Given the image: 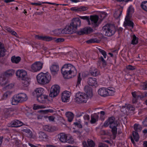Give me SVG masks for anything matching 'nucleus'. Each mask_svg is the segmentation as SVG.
I'll return each instance as SVG.
<instances>
[{
	"label": "nucleus",
	"mask_w": 147,
	"mask_h": 147,
	"mask_svg": "<svg viewBox=\"0 0 147 147\" xmlns=\"http://www.w3.org/2000/svg\"><path fill=\"white\" fill-rule=\"evenodd\" d=\"M103 33L105 35L110 36L113 35L116 32L115 26L112 24H107L102 27Z\"/></svg>",
	"instance_id": "6"
},
{
	"label": "nucleus",
	"mask_w": 147,
	"mask_h": 147,
	"mask_svg": "<svg viewBox=\"0 0 147 147\" xmlns=\"http://www.w3.org/2000/svg\"><path fill=\"white\" fill-rule=\"evenodd\" d=\"M134 12V9L132 6H130L127 10V13L126 16L128 17H130V15L133 13Z\"/></svg>",
	"instance_id": "31"
},
{
	"label": "nucleus",
	"mask_w": 147,
	"mask_h": 147,
	"mask_svg": "<svg viewBox=\"0 0 147 147\" xmlns=\"http://www.w3.org/2000/svg\"><path fill=\"white\" fill-rule=\"evenodd\" d=\"M88 8L87 7L84 6H81L78 7V11H82L87 10Z\"/></svg>",
	"instance_id": "47"
},
{
	"label": "nucleus",
	"mask_w": 147,
	"mask_h": 147,
	"mask_svg": "<svg viewBox=\"0 0 147 147\" xmlns=\"http://www.w3.org/2000/svg\"><path fill=\"white\" fill-rule=\"evenodd\" d=\"M38 83L40 85H45L48 84L51 79V76L48 73L41 72L38 74L36 77Z\"/></svg>",
	"instance_id": "4"
},
{
	"label": "nucleus",
	"mask_w": 147,
	"mask_h": 147,
	"mask_svg": "<svg viewBox=\"0 0 147 147\" xmlns=\"http://www.w3.org/2000/svg\"><path fill=\"white\" fill-rule=\"evenodd\" d=\"M46 107V106L44 105H34L33 107V109L34 110H36L38 109H44Z\"/></svg>",
	"instance_id": "41"
},
{
	"label": "nucleus",
	"mask_w": 147,
	"mask_h": 147,
	"mask_svg": "<svg viewBox=\"0 0 147 147\" xmlns=\"http://www.w3.org/2000/svg\"><path fill=\"white\" fill-rule=\"evenodd\" d=\"M83 118L85 121H89L90 119V117L88 115H85L83 116Z\"/></svg>",
	"instance_id": "57"
},
{
	"label": "nucleus",
	"mask_w": 147,
	"mask_h": 147,
	"mask_svg": "<svg viewBox=\"0 0 147 147\" xmlns=\"http://www.w3.org/2000/svg\"><path fill=\"white\" fill-rule=\"evenodd\" d=\"M141 95V98H143L144 97L147 96V92L146 91L143 93H142L140 92Z\"/></svg>",
	"instance_id": "52"
},
{
	"label": "nucleus",
	"mask_w": 147,
	"mask_h": 147,
	"mask_svg": "<svg viewBox=\"0 0 147 147\" xmlns=\"http://www.w3.org/2000/svg\"><path fill=\"white\" fill-rule=\"evenodd\" d=\"M134 129L135 130L134 131L139 132L141 131L142 129L141 126L139 124H135L134 125Z\"/></svg>",
	"instance_id": "34"
},
{
	"label": "nucleus",
	"mask_w": 147,
	"mask_h": 147,
	"mask_svg": "<svg viewBox=\"0 0 147 147\" xmlns=\"http://www.w3.org/2000/svg\"><path fill=\"white\" fill-rule=\"evenodd\" d=\"M125 108L128 111H134L135 108L132 105L128 104L125 106Z\"/></svg>",
	"instance_id": "42"
},
{
	"label": "nucleus",
	"mask_w": 147,
	"mask_h": 147,
	"mask_svg": "<svg viewBox=\"0 0 147 147\" xmlns=\"http://www.w3.org/2000/svg\"><path fill=\"white\" fill-rule=\"evenodd\" d=\"M48 97L47 96L45 95L38 96H37V100L40 103H45L48 100Z\"/></svg>",
	"instance_id": "18"
},
{
	"label": "nucleus",
	"mask_w": 147,
	"mask_h": 147,
	"mask_svg": "<svg viewBox=\"0 0 147 147\" xmlns=\"http://www.w3.org/2000/svg\"><path fill=\"white\" fill-rule=\"evenodd\" d=\"M131 94L133 96L132 102L133 103H136L139 98H141L140 92L134 91L132 92Z\"/></svg>",
	"instance_id": "14"
},
{
	"label": "nucleus",
	"mask_w": 147,
	"mask_h": 147,
	"mask_svg": "<svg viewBox=\"0 0 147 147\" xmlns=\"http://www.w3.org/2000/svg\"><path fill=\"white\" fill-rule=\"evenodd\" d=\"M130 17L126 16L123 23V26L125 27L128 26L131 27V28H133L134 26V23L132 21L130 20Z\"/></svg>",
	"instance_id": "13"
},
{
	"label": "nucleus",
	"mask_w": 147,
	"mask_h": 147,
	"mask_svg": "<svg viewBox=\"0 0 147 147\" xmlns=\"http://www.w3.org/2000/svg\"><path fill=\"white\" fill-rule=\"evenodd\" d=\"M44 129L49 132H52L53 131V128L51 126L48 125H45L43 127Z\"/></svg>",
	"instance_id": "37"
},
{
	"label": "nucleus",
	"mask_w": 147,
	"mask_h": 147,
	"mask_svg": "<svg viewBox=\"0 0 147 147\" xmlns=\"http://www.w3.org/2000/svg\"><path fill=\"white\" fill-rule=\"evenodd\" d=\"M64 40L63 38H57L56 40V41L57 42H62L64 41Z\"/></svg>",
	"instance_id": "61"
},
{
	"label": "nucleus",
	"mask_w": 147,
	"mask_h": 147,
	"mask_svg": "<svg viewBox=\"0 0 147 147\" xmlns=\"http://www.w3.org/2000/svg\"><path fill=\"white\" fill-rule=\"evenodd\" d=\"M100 119L102 120H104V118L103 117L104 116L105 112L104 111H101L100 112Z\"/></svg>",
	"instance_id": "50"
},
{
	"label": "nucleus",
	"mask_w": 147,
	"mask_h": 147,
	"mask_svg": "<svg viewBox=\"0 0 147 147\" xmlns=\"http://www.w3.org/2000/svg\"><path fill=\"white\" fill-rule=\"evenodd\" d=\"M27 99V96L25 93L20 92L13 96L11 103L12 105H17L18 103L25 101Z\"/></svg>",
	"instance_id": "5"
},
{
	"label": "nucleus",
	"mask_w": 147,
	"mask_h": 147,
	"mask_svg": "<svg viewBox=\"0 0 147 147\" xmlns=\"http://www.w3.org/2000/svg\"><path fill=\"white\" fill-rule=\"evenodd\" d=\"M23 123L18 120H14L11 123V126L12 127H18L23 125Z\"/></svg>",
	"instance_id": "24"
},
{
	"label": "nucleus",
	"mask_w": 147,
	"mask_h": 147,
	"mask_svg": "<svg viewBox=\"0 0 147 147\" xmlns=\"http://www.w3.org/2000/svg\"><path fill=\"white\" fill-rule=\"evenodd\" d=\"M99 118V116L96 113H94L91 115V116L90 123L91 124H94L98 121Z\"/></svg>",
	"instance_id": "22"
},
{
	"label": "nucleus",
	"mask_w": 147,
	"mask_h": 147,
	"mask_svg": "<svg viewBox=\"0 0 147 147\" xmlns=\"http://www.w3.org/2000/svg\"><path fill=\"white\" fill-rule=\"evenodd\" d=\"M54 33L56 35H59L62 34L61 29H59L55 30L54 31Z\"/></svg>",
	"instance_id": "46"
},
{
	"label": "nucleus",
	"mask_w": 147,
	"mask_h": 147,
	"mask_svg": "<svg viewBox=\"0 0 147 147\" xmlns=\"http://www.w3.org/2000/svg\"><path fill=\"white\" fill-rule=\"evenodd\" d=\"M98 147H108V145L105 144L103 143H100L98 146Z\"/></svg>",
	"instance_id": "58"
},
{
	"label": "nucleus",
	"mask_w": 147,
	"mask_h": 147,
	"mask_svg": "<svg viewBox=\"0 0 147 147\" xmlns=\"http://www.w3.org/2000/svg\"><path fill=\"white\" fill-rule=\"evenodd\" d=\"M61 31L62 34H71L74 32L69 26H66L63 29H61Z\"/></svg>",
	"instance_id": "23"
},
{
	"label": "nucleus",
	"mask_w": 147,
	"mask_h": 147,
	"mask_svg": "<svg viewBox=\"0 0 147 147\" xmlns=\"http://www.w3.org/2000/svg\"><path fill=\"white\" fill-rule=\"evenodd\" d=\"M10 94V92L7 91L4 93L3 95V97L4 98H6L7 96Z\"/></svg>",
	"instance_id": "56"
},
{
	"label": "nucleus",
	"mask_w": 147,
	"mask_h": 147,
	"mask_svg": "<svg viewBox=\"0 0 147 147\" xmlns=\"http://www.w3.org/2000/svg\"><path fill=\"white\" fill-rule=\"evenodd\" d=\"M143 125L144 126H147V118L146 117L144 120L143 121Z\"/></svg>",
	"instance_id": "62"
},
{
	"label": "nucleus",
	"mask_w": 147,
	"mask_h": 147,
	"mask_svg": "<svg viewBox=\"0 0 147 147\" xmlns=\"http://www.w3.org/2000/svg\"><path fill=\"white\" fill-rule=\"evenodd\" d=\"M74 124L75 125V126H77L79 128H82V125L79 122H74Z\"/></svg>",
	"instance_id": "54"
},
{
	"label": "nucleus",
	"mask_w": 147,
	"mask_h": 147,
	"mask_svg": "<svg viewBox=\"0 0 147 147\" xmlns=\"http://www.w3.org/2000/svg\"><path fill=\"white\" fill-rule=\"evenodd\" d=\"M107 91L108 94H107V96L112 95L114 94L115 92L113 88H109V89H107Z\"/></svg>",
	"instance_id": "40"
},
{
	"label": "nucleus",
	"mask_w": 147,
	"mask_h": 147,
	"mask_svg": "<svg viewBox=\"0 0 147 147\" xmlns=\"http://www.w3.org/2000/svg\"><path fill=\"white\" fill-rule=\"evenodd\" d=\"M39 137L41 140H43L44 139H47L48 138V136L44 132L40 131L38 133Z\"/></svg>",
	"instance_id": "30"
},
{
	"label": "nucleus",
	"mask_w": 147,
	"mask_h": 147,
	"mask_svg": "<svg viewBox=\"0 0 147 147\" xmlns=\"http://www.w3.org/2000/svg\"><path fill=\"white\" fill-rule=\"evenodd\" d=\"M84 91L87 93L78 92L75 96V101L78 103L86 102L88 99V96L91 97L92 95L91 88L86 86H85Z\"/></svg>",
	"instance_id": "1"
},
{
	"label": "nucleus",
	"mask_w": 147,
	"mask_h": 147,
	"mask_svg": "<svg viewBox=\"0 0 147 147\" xmlns=\"http://www.w3.org/2000/svg\"><path fill=\"white\" fill-rule=\"evenodd\" d=\"M88 83L89 85L90 86H96L97 85V82L96 78H88Z\"/></svg>",
	"instance_id": "21"
},
{
	"label": "nucleus",
	"mask_w": 147,
	"mask_h": 147,
	"mask_svg": "<svg viewBox=\"0 0 147 147\" xmlns=\"http://www.w3.org/2000/svg\"><path fill=\"white\" fill-rule=\"evenodd\" d=\"M14 86V84H9L6 86V88L7 89H11Z\"/></svg>",
	"instance_id": "60"
},
{
	"label": "nucleus",
	"mask_w": 147,
	"mask_h": 147,
	"mask_svg": "<svg viewBox=\"0 0 147 147\" xmlns=\"http://www.w3.org/2000/svg\"><path fill=\"white\" fill-rule=\"evenodd\" d=\"M107 89L105 88H102L99 89L98 91V94L103 97L107 96Z\"/></svg>",
	"instance_id": "20"
},
{
	"label": "nucleus",
	"mask_w": 147,
	"mask_h": 147,
	"mask_svg": "<svg viewBox=\"0 0 147 147\" xmlns=\"http://www.w3.org/2000/svg\"><path fill=\"white\" fill-rule=\"evenodd\" d=\"M15 71L12 69H9L5 72V75L7 76H11L13 75Z\"/></svg>",
	"instance_id": "32"
},
{
	"label": "nucleus",
	"mask_w": 147,
	"mask_h": 147,
	"mask_svg": "<svg viewBox=\"0 0 147 147\" xmlns=\"http://www.w3.org/2000/svg\"><path fill=\"white\" fill-rule=\"evenodd\" d=\"M80 18L84 20H86L88 23L89 25H91L89 19V18L87 16H80Z\"/></svg>",
	"instance_id": "44"
},
{
	"label": "nucleus",
	"mask_w": 147,
	"mask_h": 147,
	"mask_svg": "<svg viewBox=\"0 0 147 147\" xmlns=\"http://www.w3.org/2000/svg\"><path fill=\"white\" fill-rule=\"evenodd\" d=\"M126 68L128 70H132L135 69V68L134 67L129 65L126 67Z\"/></svg>",
	"instance_id": "55"
},
{
	"label": "nucleus",
	"mask_w": 147,
	"mask_h": 147,
	"mask_svg": "<svg viewBox=\"0 0 147 147\" xmlns=\"http://www.w3.org/2000/svg\"><path fill=\"white\" fill-rule=\"evenodd\" d=\"M43 63L40 61H36L31 66V70L34 72L40 71L42 68Z\"/></svg>",
	"instance_id": "9"
},
{
	"label": "nucleus",
	"mask_w": 147,
	"mask_h": 147,
	"mask_svg": "<svg viewBox=\"0 0 147 147\" xmlns=\"http://www.w3.org/2000/svg\"><path fill=\"white\" fill-rule=\"evenodd\" d=\"M82 80V79L80 77V74H79L77 79V85H79V84H80Z\"/></svg>",
	"instance_id": "53"
},
{
	"label": "nucleus",
	"mask_w": 147,
	"mask_h": 147,
	"mask_svg": "<svg viewBox=\"0 0 147 147\" xmlns=\"http://www.w3.org/2000/svg\"><path fill=\"white\" fill-rule=\"evenodd\" d=\"M61 72L65 78L69 79L76 75L77 70L75 67L71 64H66L62 67Z\"/></svg>",
	"instance_id": "2"
},
{
	"label": "nucleus",
	"mask_w": 147,
	"mask_h": 147,
	"mask_svg": "<svg viewBox=\"0 0 147 147\" xmlns=\"http://www.w3.org/2000/svg\"><path fill=\"white\" fill-rule=\"evenodd\" d=\"M109 125V127L111 129V131L113 134V138L115 139L117 132V127L118 125L117 121L115 120V118L113 117L109 118L104 123V126L107 127Z\"/></svg>",
	"instance_id": "3"
},
{
	"label": "nucleus",
	"mask_w": 147,
	"mask_h": 147,
	"mask_svg": "<svg viewBox=\"0 0 147 147\" xmlns=\"http://www.w3.org/2000/svg\"><path fill=\"white\" fill-rule=\"evenodd\" d=\"M24 80V81L23 83L24 84V86L26 87L27 86L29 85V82L27 81Z\"/></svg>",
	"instance_id": "64"
},
{
	"label": "nucleus",
	"mask_w": 147,
	"mask_h": 147,
	"mask_svg": "<svg viewBox=\"0 0 147 147\" xmlns=\"http://www.w3.org/2000/svg\"><path fill=\"white\" fill-rule=\"evenodd\" d=\"M58 137L59 140L62 143H68L69 144H72L74 141L71 136L68 134L62 133L59 134Z\"/></svg>",
	"instance_id": "7"
},
{
	"label": "nucleus",
	"mask_w": 147,
	"mask_h": 147,
	"mask_svg": "<svg viewBox=\"0 0 147 147\" xmlns=\"http://www.w3.org/2000/svg\"><path fill=\"white\" fill-rule=\"evenodd\" d=\"M98 49L100 53L103 55L104 58L105 59L106 58L107 56V54L106 52L104 50L100 48H99Z\"/></svg>",
	"instance_id": "45"
},
{
	"label": "nucleus",
	"mask_w": 147,
	"mask_h": 147,
	"mask_svg": "<svg viewBox=\"0 0 147 147\" xmlns=\"http://www.w3.org/2000/svg\"><path fill=\"white\" fill-rule=\"evenodd\" d=\"M92 29L90 27H87L83 29L82 31V32L83 33L88 34L92 32Z\"/></svg>",
	"instance_id": "36"
},
{
	"label": "nucleus",
	"mask_w": 147,
	"mask_h": 147,
	"mask_svg": "<svg viewBox=\"0 0 147 147\" xmlns=\"http://www.w3.org/2000/svg\"><path fill=\"white\" fill-rule=\"evenodd\" d=\"M60 91V87L57 84L52 86L50 90L49 96L51 97H54L57 96Z\"/></svg>",
	"instance_id": "10"
},
{
	"label": "nucleus",
	"mask_w": 147,
	"mask_h": 147,
	"mask_svg": "<svg viewBox=\"0 0 147 147\" xmlns=\"http://www.w3.org/2000/svg\"><path fill=\"white\" fill-rule=\"evenodd\" d=\"M71 95V92L67 91H64L61 94V99L63 102H69Z\"/></svg>",
	"instance_id": "11"
},
{
	"label": "nucleus",
	"mask_w": 147,
	"mask_h": 147,
	"mask_svg": "<svg viewBox=\"0 0 147 147\" xmlns=\"http://www.w3.org/2000/svg\"><path fill=\"white\" fill-rule=\"evenodd\" d=\"M90 147H94L95 145L94 142L91 140H88L87 141Z\"/></svg>",
	"instance_id": "43"
},
{
	"label": "nucleus",
	"mask_w": 147,
	"mask_h": 147,
	"mask_svg": "<svg viewBox=\"0 0 147 147\" xmlns=\"http://www.w3.org/2000/svg\"><path fill=\"white\" fill-rule=\"evenodd\" d=\"M90 19L91 22V24L95 27H96L97 22L98 20V16L97 15L91 16L90 17Z\"/></svg>",
	"instance_id": "16"
},
{
	"label": "nucleus",
	"mask_w": 147,
	"mask_h": 147,
	"mask_svg": "<svg viewBox=\"0 0 147 147\" xmlns=\"http://www.w3.org/2000/svg\"><path fill=\"white\" fill-rule=\"evenodd\" d=\"M50 69L51 74L55 75L57 74L59 70V67L57 65H53L50 67Z\"/></svg>",
	"instance_id": "19"
},
{
	"label": "nucleus",
	"mask_w": 147,
	"mask_h": 147,
	"mask_svg": "<svg viewBox=\"0 0 147 147\" xmlns=\"http://www.w3.org/2000/svg\"><path fill=\"white\" fill-rule=\"evenodd\" d=\"M5 52L3 45L0 42V57H3L5 55Z\"/></svg>",
	"instance_id": "27"
},
{
	"label": "nucleus",
	"mask_w": 147,
	"mask_h": 147,
	"mask_svg": "<svg viewBox=\"0 0 147 147\" xmlns=\"http://www.w3.org/2000/svg\"><path fill=\"white\" fill-rule=\"evenodd\" d=\"M140 6L144 10L147 12V1L142 2L141 3Z\"/></svg>",
	"instance_id": "35"
},
{
	"label": "nucleus",
	"mask_w": 147,
	"mask_h": 147,
	"mask_svg": "<svg viewBox=\"0 0 147 147\" xmlns=\"http://www.w3.org/2000/svg\"><path fill=\"white\" fill-rule=\"evenodd\" d=\"M81 22L78 18H74L72 20L69 25L70 27L74 32H75L78 27L81 25Z\"/></svg>",
	"instance_id": "8"
},
{
	"label": "nucleus",
	"mask_w": 147,
	"mask_h": 147,
	"mask_svg": "<svg viewBox=\"0 0 147 147\" xmlns=\"http://www.w3.org/2000/svg\"><path fill=\"white\" fill-rule=\"evenodd\" d=\"M11 61L13 63H18L21 60V58L20 57L13 56L11 58Z\"/></svg>",
	"instance_id": "33"
},
{
	"label": "nucleus",
	"mask_w": 147,
	"mask_h": 147,
	"mask_svg": "<svg viewBox=\"0 0 147 147\" xmlns=\"http://www.w3.org/2000/svg\"><path fill=\"white\" fill-rule=\"evenodd\" d=\"M131 44L132 45H136L138 43V39L135 34L133 35Z\"/></svg>",
	"instance_id": "39"
},
{
	"label": "nucleus",
	"mask_w": 147,
	"mask_h": 147,
	"mask_svg": "<svg viewBox=\"0 0 147 147\" xmlns=\"http://www.w3.org/2000/svg\"><path fill=\"white\" fill-rule=\"evenodd\" d=\"M35 92H36L37 96H38L42 95L44 93V90L43 88H36L35 90Z\"/></svg>",
	"instance_id": "26"
},
{
	"label": "nucleus",
	"mask_w": 147,
	"mask_h": 147,
	"mask_svg": "<svg viewBox=\"0 0 147 147\" xmlns=\"http://www.w3.org/2000/svg\"><path fill=\"white\" fill-rule=\"evenodd\" d=\"M35 38L37 39L47 41H50L53 39V38L51 37L46 36H42L39 35H35Z\"/></svg>",
	"instance_id": "17"
},
{
	"label": "nucleus",
	"mask_w": 147,
	"mask_h": 147,
	"mask_svg": "<svg viewBox=\"0 0 147 147\" xmlns=\"http://www.w3.org/2000/svg\"><path fill=\"white\" fill-rule=\"evenodd\" d=\"M141 88L143 90H145L147 88V84L146 82L144 83L141 86Z\"/></svg>",
	"instance_id": "51"
},
{
	"label": "nucleus",
	"mask_w": 147,
	"mask_h": 147,
	"mask_svg": "<svg viewBox=\"0 0 147 147\" xmlns=\"http://www.w3.org/2000/svg\"><path fill=\"white\" fill-rule=\"evenodd\" d=\"M70 9L72 11H78V7H72L70 8Z\"/></svg>",
	"instance_id": "63"
},
{
	"label": "nucleus",
	"mask_w": 147,
	"mask_h": 147,
	"mask_svg": "<svg viewBox=\"0 0 147 147\" xmlns=\"http://www.w3.org/2000/svg\"><path fill=\"white\" fill-rule=\"evenodd\" d=\"M27 72L23 69L18 70L16 73V76L22 80H25L27 77Z\"/></svg>",
	"instance_id": "12"
},
{
	"label": "nucleus",
	"mask_w": 147,
	"mask_h": 147,
	"mask_svg": "<svg viewBox=\"0 0 147 147\" xmlns=\"http://www.w3.org/2000/svg\"><path fill=\"white\" fill-rule=\"evenodd\" d=\"M122 11L121 10H118L116 11L114 14V16L116 19L119 18L121 14Z\"/></svg>",
	"instance_id": "38"
},
{
	"label": "nucleus",
	"mask_w": 147,
	"mask_h": 147,
	"mask_svg": "<svg viewBox=\"0 0 147 147\" xmlns=\"http://www.w3.org/2000/svg\"><path fill=\"white\" fill-rule=\"evenodd\" d=\"M133 136L131 137V141L134 146L136 145V143L135 141L137 142L138 141L139 139V136L138 134L136 131H133L132 133Z\"/></svg>",
	"instance_id": "15"
},
{
	"label": "nucleus",
	"mask_w": 147,
	"mask_h": 147,
	"mask_svg": "<svg viewBox=\"0 0 147 147\" xmlns=\"http://www.w3.org/2000/svg\"><path fill=\"white\" fill-rule=\"evenodd\" d=\"M22 131L27 134V136L29 138H32L33 134L32 131L29 129L26 128H23L22 129Z\"/></svg>",
	"instance_id": "29"
},
{
	"label": "nucleus",
	"mask_w": 147,
	"mask_h": 147,
	"mask_svg": "<svg viewBox=\"0 0 147 147\" xmlns=\"http://www.w3.org/2000/svg\"><path fill=\"white\" fill-rule=\"evenodd\" d=\"M98 42V40L96 39H92L87 40L86 42L88 43H93Z\"/></svg>",
	"instance_id": "48"
},
{
	"label": "nucleus",
	"mask_w": 147,
	"mask_h": 147,
	"mask_svg": "<svg viewBox=\"0 0 147 147\" xmlns=\"http://www.w3.org/2000/svg\"><path fill=\"white\" fill-rule=\"evenodd\" d=\"M65 115L67 118L68 121L69 122L72 121L74 117L73 114L71 112H68L66 113Z\"/></svg>",
	"instance_id": "25"
},
{
	"label": "nucleus",
	"mask_w": 147,
	"mask_h": 147,
	"mask_svg": "<svg viewBox=\"0 0 147 147\" xmlns=\"http://www.w3.org/2000/svg\"><path fill=\"white\" fill-rule=\"evenodd\" d=\"M99 60L102 62V64L105 67L106 65V63L102 56L100 57L99 58Z\"/></svg>",
	"instance_id": "49"
},
{
	"label": "nucleus",
	"mask_w": 147,
	"mask_h": 147,
	"mask_svg": "<svg viewBox=\"0 0 147 147\" xmlns=\"http://www.w3.org/2000/svg\"><path fill=\"white\" fill-rule=\"evenodd\" d=\"M91 75L94 76H97L100 74V71L94 67H93L90 70Z\"/></svg>",
	"instance_id": "28"
},
{
	"label": "nucleus",
	"mask_w": 147,
	"mask_h": 147,
	"mask_svg": "<svg viewBox=\"0 0 147 147\" xmlns=\"http://www.w3.org/2000/svg\"><path fill=\"white\" fill-rule=\"evenodd\" d=\"M42 3H41L40 2H39L37 3H32L30 4L32 5H35L36 6H39L40 5L42 4Z\"/></svg>",
	"instance_id": "59"
}]
</instances>
